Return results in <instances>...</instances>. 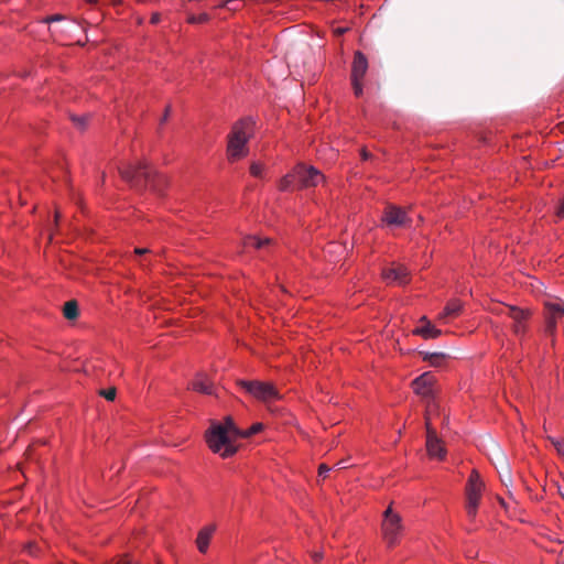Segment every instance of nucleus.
Returning <instances> with one entry per match:
<instances>
[{
  "instance_id": "obj_26",
  "label": "nucleus",
  "mask_w": 564,
  "mask_h": 564,
  "mask_svg": "<svg viewBox=\"0 0 564 564\" xmlns=\"http://www.w3.org/2000/svg\"><path fill=\"white\" fill-rule=\"evenodd\" d=\"M64 19L65 18L61 14H54V15L45 18L44 22L47 24H52L53 22H59V21H63Z\"/></svg>"
},
{
  "instance_id": "obj_33",
  "label": "nucleus",
  "mask_w": 564,
  "mask_h": 564,
  "mask_svg": "<svg viewBox=\"0 0 564 564\" xmlns=\"http://www.w3.org/2000/svg\"><path fill=\"white\" fill-rule=\"evenodd\" d=\"M134 252H135L137 254H143V253L148 252V249L137 248V249L134 250Z\"/></svg>"
},
{
  "instance_id": "obj_35",
  "label": "nucleus",
  "mask_w": 564,
  "mask_h": 564,
  "mask_svg": "<svg viewBox=\"0 0 564 564\" xmlns=\"http://www.w3.org/2000/svg\"><path fill=\"white\" fill-rule=\"evenodd\" d=\"M169 112H170V108H166L165 115H164L162 121H165L167 119Z\"/></svg>"
},
{
  "instance_id": "obj_40",
  "label": "nucleus",
  "mask_w": 564,
  "mask_h": 564,
  "mask_svg": "<svg viewBox=\"0 0 564 564\" xmlns=\"http://www.w3.org/2000/svg\"><path fill=\"white\" fill-rule=\"evenodd\" d=\"M500 503L502 507H506L505 501L502 499H500Z\"/></svg>"
},
{
  "instance_id": "obj_11",
  "label": "nucleus",
  "mask_w": 564,
  "mask_h": 564,
  "mask_svg": "<svg viewBox=\"0 0 564 564\" xmlns=\"http://www.w3.org/2000/svg\"><path fill=\"white\" fill-rule=\"evenodd\" d=\"M153 173V170L145 161L120 169L121 176L128 182H134L138 181L139 178H144L145 182L148 183L150 182Z\"/></svg>"
},
{
  "instance_id": "obj_32",
  "label": "nucleus",
  "mask_w": 564,
  "mask_h": 564,
  "mask_svg": "<svg viewBox=\"0 0 564 564\" xmlns=\"http://www.w3.org/2000/svg\"><path fill=\"white\" fill-rule=\"evenodd\" d=\"M117 564H133V562H132L130 558H128V557H126V556H124V557H121V558L117 562Z\"/></svg>"
},
{
  "instance_id": "obj_25",
  "label": "nucleus",
  "mask_w": 564,
  "mask_h": 564,
  "mask_svg": "<svg viewBox=\"0 0 564 564\" xmlns=\"http://www.w3.org/2000/svg\"><path fill=\"white\" fill-rule=\"evenodd\" d=\"M555 215L558 219L564 218V196L560 199V202L556 206Z\"/></svg>"
},
{
  "instance_id": "obj_16",
  "label": "nucleus",
  "mask_w": 564,
  "mask_h": 564,
  "mask_svg": "<svg viewBox=\"0 0 564 564\" xmlns=\"http://www.w3.org/2000/svg\"><path fill=\"white\" fill-rule=\"evenodd\" d=\"M463 310V303L459 300H451L443 312L438 315V321L446 323L449 318L457 317Z\"/></svg>"
},
{
  "instance_id": "obj_10",
  "label": "nucleus",
  "mask_w": 564,
  "mask_h": 564,
  "mask_svg": "<svg viewBox=\"0 0 564 564\" xmlns=\"http://www.w3.org/2000/svg\"><path fill=\"white\" fill-rule=\"evenodd\" d=\"M368 69V62L361 52H356L351 67V83L357 97L362 94V78Z\"/></svg>"
},
{
  "instance_id": "obj_8",
  "label": "nucleus",
  "mask_w": 564,
  "mask_h": 564,
  "mask_svg": "<svg viewBox=\"0 0 564 564\" xmlns=\"http://www.w3.org/2000/svg\"><path fill=\"white\" fill-rule=\"evenodd\" d=\"M434 406V403H430L425 413L426 449L430 457L443 460L446 456V449L441 440L437 437L435 430L431 425V416Z\"/></svg>"
},
{
  "instance_id": "obj_20",
  "label": "nucleus",
  "mask_w": 564,
  "mask_h": 564,
  "mask_svg": "<svg viewBox=\"0 0 564 564\" xmlns=\"http://www.w3.org/2000/svg\"><path fill=\"white\" fill-rule=\"evenodd\" d=\"M270 242V239L265 238V239H261L259 237H256V236H249L245 239V246L246 247H252V248H256V249H261L263 248L265 245H268Z\"/></svg>"
},
{
  "instance_id": "obj_38",
  "label": "nucleus",
  "mask_w": 564,
  "mask_h": 564,
  "mask_svg": "<svg viewBox=\"0 0 564 564\" xmlns=\"http://www.w3.org/2000/svg\"><path fill=\"white\" fill-rule=\"evenodd\" d=\"M362 156L366 160L368 158V154L366 152H362Z\"/></svg>"
},
{
  "instance_id": "obj_36",
  "label": "nucleus",
  "mask_w": 564,
  "mask_h": 564,
  "mask_svg": "<svg viewBox=\"0 0 564 564\" xmlns=\"http://www.w3.org/2000/svg\"><path fill=\"white\" fill-rule=\"evenodd\" d=\"M33 549H34V546L30 544V545L28 546V552H29L30 554H34Z\"/></svg>"
},
{
  "instance_id": "obj_7",
  "label": "nucleus",
  "mask_w": 564,
  "mask_h": 564,
  "mask_svg": "<svg viewBox=\"0 0 564 564\" xmlns=\"http://www.w3.org/2000/svg\"><path fill=\"white\" fill-rule=\"evenodd\" d=\"M238 384L252 398L262 402H270L280 398L279 391L270 382L239 380Z\"/></svg>"
},
{
  "instance_id": "obj_18",
  "label": "nucleus",
  "mask_w": 564,
  "mask_h": 564,
  "mask_svg": "<svg viewBox=\"0 0 564 564\" xmlns=\"http://www.w3.org/2000/svg\"><path fill=\"white\" fill-rule=\"evenodd\" d=\"M192 389L194 391L204 393V394H213L214 386L209 381L208 377L203 373H198L191 383Z\"/></svg>"
},
{
  "instance_id": "obj_24",
  "label": "nucleus",
  "mask_w": 564,
  "mask_h": 564,
  "mask_svg": "<svg viewBox=\"0 0 564 564\" xmlns=\"http://www.w3.org/2000/svg\"><path fill=\"white\" fill-rule=\"evenodd\" d=\"M100 393L108 401H113L116 398V389L115 388L101 390Z\"/></svg>"
},
{
  "instance_id": "obj_31",
  "label": "nucleus",
  "mask_w": 564,
  "mask_h": 564,
  "mask_svg": "<svg viewBox=\"0 0 564 564\" xmlns=\"http://www.w3.org/2000/svg\"><path fill=\"white\" fill-rule=\"evenodd\" d=\"M441 357H443V355H442V354H432V355H430L429 357L426 356V357H425V359L431 360V362L434 365L435 362H434L432 359H434V358H435V359H438V358H441Z\"/></svg>"
},
{
  "instance_id": "obj_34",
  "label": "nucleus",
  "mask_w": 564,
  "mask_h": 564,
  "mask_svg": "<svg viewBox=\"0 0 564 564\" xmlns=\"http://www.w3.org/2000/svg\"><path fill=\"white\" fill-rule=\"evenodd\" d=\"M72 28H75V23L74 22H68L67 23V28L63 29L62 31H69Z\"/></svg>"
},
{
  "instance_id": "obj_1",
  "label": "nucleus",
  "mask_w": 564,
  "mask_h": 564,
  "mask_svg": "<svg viewBox=\"0 0 564 564\" xmlns=\"http://www.w3.org/2000/svg\"><path fill=\"white\" fill-rule=\"evenodd\" d=\"M239 436L240 431L232 419L226 416L223 422L213 421L210 423L205 433V441L213 453L227 458L237 452L236 441Z\"/></svg>"
},
{
  "instance_id": "obj_4",
  "label": "nucleus",
  "mask_w": 564,
  "mask_h": 564,
  "mask_svg": "<svg viewBox=\"0 0 564 564\" xmlns=\"http://www.w3.org/2000/svg\"><path fill=\"white\" fill-rule=\"evenodd\" d=\"M403 529L401 516L389 507L383 513L381 523L382 538L389 547L400 542Z\"/></svg>"
},
{
  "instance_id": "obj_39",
  "label": "nucleus",
  "mask_w": 564,
  "mask_h": 564,
  "mask_svg": "<svg viewBox=\"0 0 564 564\" xmlns=\"http://www.w3.org/2000/svg\"><path fill=\"white\" fill-rule=\"evenodd\" d=\"M560 495L564 499V491H562L561 489H560Z\"/></svg>"
},
{
  "instance_id": "obj_14",
  "label": "nucleus",
  "mask_w": 564,
  "mask_h": 564,
  "mask_svg": "<svg viewBox=\"0 0 564 564\" xmlns=\"http://www.w3.org/2000/svg\"><path fill=\"white\" fill-rule=\"evenodd\" d=\"M383 221L389 226H404L408 224L409 218L404 210L395 206H389L383 216Z\"/></svg>"
},
{
  "instance_id": "obj_37",
  "label": "nucleus",
  "mask_w": 564,
  "mask_h": 564,
  "mask_svg": "<svg viewBox=\"0 0 564 564\" xmlns=\"http://www.w3.org/2000/svg\"><path fill=\"white\" fill-rule=\"evenodd\" d=\"M337 465L339 466V468H346V465L344 464V462H339Z\"/></svg>"
},
{
  "instance_id": "obj_13",
  "label": "nucleus",
  "mask_w": 564,
  "mask_h": 564,
  "mask_svg": "<svg viewBox=\"0 0 564 564\" xmlns=\"http://www.w3.org/2000/svg\"><path fill=\"white\" fill-rule=\"evenodd\" d=\"M410 272L402 264H394L382 271V279L387 284L404 285L409 282Z\"/></svg>"
},
{
  "instance_id": "obj_2",
  "label": "nucleus",
  "mask_w": 564,
  "mask_h": 564,
  "mask_svg": "<svg viewBox=\"0 0 564 564\" xmlns=\"http://www.w3.org/2000/svg\"><path fill=\"white\" fill-rule=\"evenodd\" d=\"M254 122L250 118L236 122L228 135L227 156L234 162L245 158L248 152V141L253 134Z\"/></svg>"
},
{
  "instance_id": "obj_30",
  "label": "nucleus",
  "mask_w": 564,
  "mask_h": 564,
  "mask_svg": "<svg viewBox=\"0 0 564 564\" xmlns=\"http://www.w3.org/2000/svg\"><path fill=\"white\" fill-rule=\"evenodd\" d=\"M312 558H313L314 562H319L323 558V553L322 552H314L312 554Z\"/></svg>"
},
{
  "instance_id": "obj_28",
  "label": "nucleus",
  "mask_w": 564,
  "mask_h": 564,
  "mask_svg": "<svg viewBox=\"0 0 564 564\" xmlns=\"http://www.w3.org/2000/svg\"><path fill=\"white\" fill-rule=\"evenodd\" d=\"M343 247L340 245H336V243H330L328 247H327V252L328 253H333V252H336L337 249H341Z\"/></svg>"
},
{
  "instance_id": "obj_6",
  "label": "nucleus",
  "mask_w": 564,
  "mask_h": 564,
  "mask_svg": "<svg viewBox=\"0 0 564 564\" xmlns=\"http://www.w3.org/2000/svg\"><path fill=\"white\" fill-rule=\"evenodd\" d=\"M495 312L500 315H506L512 321L511 328L517 337L522 338L525 335L529 321L532 315V312L529 308L505 305Z\"/></svg>"
},
{
  "instance_id": "obj_19",
  "label": "nucleus",
  "mask_w": 564,
  "mask_h": 564,
  "mask_svg": "<svg viewBox=\"0 0 564 564\" xmlns=\"http://www.w3.org/2000/svg\"><path fill=\"white\" fill-rule=\"evenodd\" d=\"M63 313L65 318L75 319L78 316V305L76 301H68L65 303Z\"/></svg>"
},
{
  "instance_id": "obj_23",
  "label": "nucleus",
  "mask_w": 564,
  "mask_h": 564,
  "mask_svg": "<svg viewBox=\"0 0 564 564\" xmlns=\"http://www.w3.org/2000/svg\"><path fill=\"white\" fill-rule=\"evenodd\" d=\"M552 444L556 448L557 453L564 457V438H554L552 440Z\"/></svg>"
},
{
  "instance_id": "obj_5",
  "label": "nucleus",
  "mask_w": 564,
  "mask_h": 564,
  "mask_svg": "<svg viewBox=\"0 0 564 564\" xmlns=\"http://www.w3.org/2000/svg\"><path fill=\"white\" fill-rule=\"evenodd\" d=\"M485 484L477 470H473L466 485V512L470 520L477 516V509L480 503Z\"/></svg>"
},
{
  "instance_id": "obj_22",
  "label": "nucleus",
  "mask_w": 564,
  "mask_h": 564,
  "mask_svg": "<svg viewBox=\"0 0 564 564\" xmlns=\"http://www.w3.org/2000/svg\"><path fill=\"white\" fill-rule=\"evenodd\" d=\"M262 429H263L262 423H254L246 432H240V436L249 437L251 435L259 433Z\"/></svg>"
},
{
  "instance_id": "obj_21",
  "label": "nucleus",
  "mask_w": 564,
  "mask_h": 564,
  "mask_svg": "<svg viewBox=\"0 0 564 564\" xmlns=\"http://www.w3.org/2000/svg\"><path fill=\"white\" fill-rule=\"evenodd\" d=\"M264 169V164L260 162H252L250 165V173L254 177H262Z\"/></svg>"
},
{
  "instance_id": "obj_15",
  "label": "nucleus",
  "mask_w": 564,
  "mask_h": 564,
  "mask_svg": "<svg viewBox=\"0 0 564 564\" xmlns=\"http://www.w3.org/2000/svg\"><path fill=\"white\" fill-rule=\"evenodd\" d=\"M413 333L424 339L436 338L442 334L441 329L436 328L425 316L421 317L420 325L413 330Z\"/></svg>"
},
{
  "instance_id": "obj_9",
  "label": "nucleus",
  "mask_w": 564,
  "mask_h": 564,
  "mask_svg": "<svg viewBox=\"0 0 564 564\" xmlns=\"http://www.w3.org/2000/svg\"><path fill=\"white\" fill-rule=\"evenodd\" d=\"M434 382H435V378H434V376L431 372H424L423 375L417 377L412 382V387H413L414 392L417 395L422 397L423 399L427 400L426 406L430 403H434L435 404V406H434V409L432 411V414H434L436 412V410H437V404L433 400Z\"/></svg>"
},
{
  "instance_id": "obj_29",
  "label": "nucleus",
  "mask_w": 564,
  "mask_h": 564,
  "mask_svg": "<svg viewBox=\"0 0 564 564\" xmlns=\"http://www.w3.org/2000/svg\"><path fill=\"white\" fill-rule=\"evenodd\" d=\"M73 121L76 122V124L79 127V128H84L85 127V118H78V117H73Z\"/></svg>"
},
{
  "instance_id": "obj_17",
  "label": "nucleus",
  "mask_w": 564,
  "mask_h": 564,
  "mask_svg": "<svg viewBox=\"0 0 564 564\" xmlns=\"http://www.w3.org/2000/svg\"><path fill=\"white\" fill-rule=\"evenodd\" d=\"M216 530V527L210 524L204 527L197 535L196 544L200 553H205L208 550L210 539Z\"/></svg>"
},
{
  "instance_id": "obj_27",
  "label": "nucleus",
  "mask_w": 564,
  "mask_h": 564,
  "mask_svg": "<svg viewBox=\"0 0 564 564\" xmlns=\"http://www.w3.org/2000/svg\"><path fill=\"white\" fill-rule=\"evenodd\" d=\"M329 470H330V468L327 465L322 464V465H319V468H318V475L321 477H325Z\"/></svg>"
},
{
  "instance_id": "obj_3",
  "label": "nucleus",
  "mask_w": 564,
  "mask_h": 564,
  "mask_svg": "<svg viewBox=\"0 0 564 564\" xmlns=\"http://www.w3.org/2000/svg\"><path fill=\"white\" fill-rule=\"evenodd\" d=\"M324 181V175L312 165L297 164L279 183L280 191H290L295 185L301 188L317 186Z\"/></svg>"
},
{
  "instance_id": "obj_12",
  "label": "nucleus",
  "mask_w": 564,
  "mask_h": 564,
  "mask_svg": "<svg viewBox=\"0 0 564 564\" xmlns=\"http://www.w3.org/2000/svg\"><path fill=\"white\" fill-rule=\"evenodd\" d=\"M564 317V306L560 302H547L545 303V332L553 335L557 325V322Z\"/></svg>"
}]
</instances>
